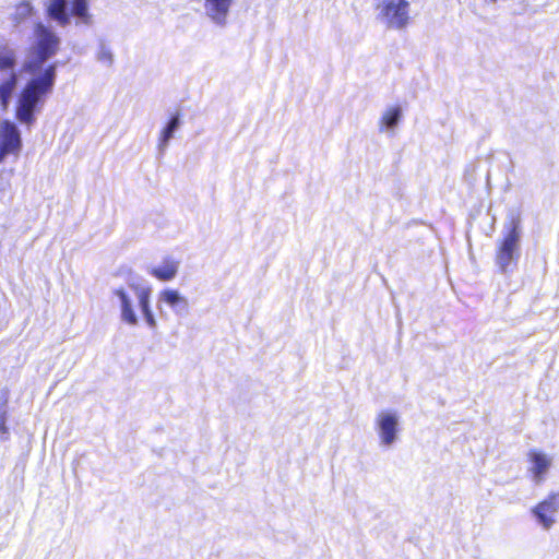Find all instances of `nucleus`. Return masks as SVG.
<instances>
[{
  "label": "nucleus",
  "instance_id": "obj_1",
  "mask_svg": "<svg viewBox=\"0 0 559 559\" xmlns=\"http://www.w3.org/2000/svg\"><path fill=\"white\" fill-rule=\"evenodd\" d=\"M59 46L58 37H40L24 57L17 70L16 50L8 45H0V109L8 111L19 84V73L29 78L16 94L14 105L15 119L31 129L40 114L46 97L51 94L56 81V64L46 67Z\"/></svg>",
  "mask_w": 559,
  "mask_h": 559
},
{
  "label": "nucleus",
  "instance_id": "obj_2",
  "mask_svg": "<svg viewBox=\"0 0 559 559\" xmlns=\"http://www.w3.org/2000/svg\"><path fill=\"white\" fill-rule=\"evenodd\" d=\"M521 236L520 216H513L510 223L506 226V234L497 249L496 263L501 272H508L518 263L520 257Z\"/></svg>",
  "mask_w": 559,
  "mask_h": 559
},
{
  "label": "nucleus",
  "instance_id": "obj_3",
  "mask_svg": "<svg viewBox=\"0 0 559 559\" xmlns=\"http://www.w3.org/2000/svg\"><path fill=\"white\" fill-rule=\"evenodd\" d=\"M373 429L382 449H392L400 440L401 416L397 411L385 408L378 412L373 419Z\"/></svg>",
  "mask_w": 559,
  "mask_h": 559
},
{
  "label": "nucleus",
  "instance_id": "obj_4",
  "mask_svg": "<svg viewBox=\"0 0 559 559\" xmlns=\"http://www.w3.org/2000/svg\"><path fill=\"white\" fill-rule=\"evenodd\" d=\"M46 14L60 26L70 23V15L80 17L84 23L90 20L87 0H49Z\"/></svg>",
  "mask_w": 559,
  "mask_h": 559
},
{
  "label": "nucleus",
  "instance_id": "obj_5",
  "mask_svg": "<svg viewBox=\"0 0 559 559\" xmlns=\"http://www.w3.org/2000/svg\"><path fill=\"white\" fill-rule=\"evenodd\" d=\"M379 16L395 28H404L411 22L407 0H383L379 5Z\"/></svg>",
  "mask_w": 559,
  "mask_h": 559
},
{
  "label": "nucleus",
  "instance_id": "obj_6",
  "mask_svg": "<svg viewBox=\"0 0 559 559\" xmlns=\"http://www.w3.org/2000/svg\"><path fill=\"white\" fill-rule=\"evenodd\" d=\"M22 138L17 126L10 120L0 121V163L9 155L19 156Z\"/></svg>",
  "mask_w": 559,
  "mask_h": 559
},
{
  "label": "nucleus",
  "instance_id": "obj_7",
  "mask_svg": "<svg viewBox=\"0 0 559 559\" xmlns=\"http://www.w3.org/2000/svg\"><path fill=\"white\" fill-rule=\"evenodd\" d=\"M559 510V493L549 495L544 501L532 509L537 522L549 530L555 523V515Z\"/></svg>",
  "mask_w": 559,
  "mask_h": 559
},
{
  "label": "nucleus",
  "instance_id": "obj_8",
  "mask_svg": "<svg viewBox=\"0 0 559 559\" xmlns=\"http://www.w3.org/2000/svg\"><path fill=\"white\" fill-rule=\"evenodd\" d=\"M158 302L167 305L177 316H187L190 310L188 298L175 288L163 289L158 294Z\"/></svg>",
  "mask_w": 559,
  "mask_h": 559
},
{
  "label": "nucleus",
  "instance_id": "obj_9",
  "mask_svg": "<svg viewBox=\"0 0 559 559\" xmlns=\"http://www.w3.org/2000/svg\"><path fill=\"white\" fill-rule=\"evenodd\" d=\"M528 461L531 463L528 472L532 474L533 480L537 485L543 483L551 466L552 459L546 453L532 450L528 453Z\"/></svg>",
  "mask_w": 559,
  "mask_h": 559
},
{
  "label": "nucleus",
  "instance_id": "obj_10",
  "mask_svg": "<svg viewBox=\"0 0 559 559\" xmlns=\"http://www.w3.org/2000/svg\"><path fill=\"white\" fill-rule=\"evenodd\" d=\"M179 265L178 260L166 257L150 270V274L160 282H170L177 276Z\"/></svg>",
  "mask_w": 559,
  "mask_h": 559
},
{
  "label": "nucleus",
  "instance_id": "obj_11",
  "mask_svg": "<svg viewBox=\"0 0 559 559\" xmlns=\"http://www.w3.org/2000/svg\"><path fill=\"white\" fill-rule=\"evenodd\" d=\"M134 295L138 299L139 306L142 310L146 324L151 329H155L157 325L156 319L150 306L152 289L148 286H132Z\"/></svg>",
  "mask_w": 559,
  "mask_h": 559
},
{
  "label": "nucleus",
  "instance_id": "obj_12",
  "mask_svg": "<svg viewBox=\"0 0 559 559\" xmlns=\"http://www.w3.org/2000/svg\"><path fill=\"white\" fill-rule=\"evenodd\" d=\"M114 295L118 298L121 311V320L131 326L139 323V318L134 311L133 302L129 294L123 288L114 290Z\"/></svg>",
  "mask_w": 559,
  "mask_h": 559
},
{
  "label": "nucleus",
  "instance_id": "obj_13",
  "mask_svg": "<svg viewBox=\"0 0 559 559\" xmlns=\"http://www.w3.org/2000/svg\"><path fill=\"white\" fill-rule=\"evenodd\" d=\"M402 117L403 111L400 106L388 107L380 117L379 131L394 134Z\"/></svg>",
  "mask_w": 559,
  "mask_h": 559
},
{
  "label": "nucleus",
  "instance_id": "obj_14",
  "mask_svg": "<svg viewBox=\"0 0 559 559\" xmlns=\"http://www.w3.org/2000/svg\"><path fill=\"white\" fill-rule=\"evenodd\" d=\"M231 2L233 0H205V12L217 24H224Z\"/></svg>",
  "mask_w": 559,
  "mask_h": 559
},
{
  "label": "nucleus",
  "instance_id": "obj_15",
  "mask_svg": "<svg viewBox=\"0 0 559 559\" xmlns=\"http://www.w3.org/2000/svg\"><path fill=\"white\" fill-rule=\"evenodd\" d=\"M181 124L180 115H174L167 124L162 129L159 139H158V151L164 153L168 147L169 141L174 138L175 132L179 129Z\"/></svg>",
  "mask_w": 559,
  "mask_h": 559
},
{
  "label": "nucleus",
  "instance_id": "obj_16",
  "mask_svg": "<svg viewBox=\"0 0 559 559\" xmlns=\"http://www.w3.org/2000/svg\"><path fill=\"white\" fill-rule=\"evenodd\" d=\"M35 14V10L32 4L27 1L19 3L15 8L14 20L20 23L26 19L32 17Z\"/></svg>",
  "mask_w": 559,
  "mask_h": 559
},
{
  "label": "nucleus",
  "instance_id": "obj_17",
  "mask_svg": "<svg viewBox=\"0 0 559 559\" xmlns=\"http://www.w3.org/2000/svg\"><path fill=\"white\" fill-rule=\"evenodd\" d=\"M96 59L98 62H102L106 67H110L112 64V51L105 43H100L99 50L96 55Z\"/></svg>",
  "mask_w": 559,
  "mask_h": 559
},
{
  "label": "nucleus",
  "instance_id": "obj_18",
  "mask_svg": "<svg viewBox=\"0 0 559 559\" xmlns=\"http://www.w3.org/2000/svg\"><path fill=\"white\" fill-rule=\"evenodd\" d=\"M7 418H8V409L5 403L0 406V433L7 435Z\"/></svg>",
  "mask_w": 559,
  "mask_h": 559
},
{
  "label": "nucleus",
  "instance_id": "obj_19",
  "mask_svg": "<svg viewBox=\"0 0 559 559\" xmlns=\"http://www.w3.org/2000/svg\"><path fill=\"white\" fill-rule=\"evenodd\" d=\"M36 35L46 36V35H52V33L46 26L38 24L37 28H36Z\"/></svg>",
  "mask_w": 559,
  "mask_h": 559
}]
</instances>
